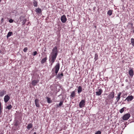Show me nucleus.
Returning <instances> with one entry per match:
<instances>
[{"label": "nucleus", "mask_w": 134, "mask_h": 134, "mask_svg": "<svg viewBox=\"0 0 134 134\" xmlns=\"http://www.w3.org/2000/svg\"><path fill=\"white\" fill-rule=\"evenodd\" d=\"M39 81V80H34L32 81L31 84L32 85L35 86L38 82Z\"/></svg>", "instance_id": "nucleus-11"}, {"label": "nucleus", "mask_w": 134, "mask_h": 134, "mask_svg": "<svg viewBox=\"0 0 134 134\" xmlns=\"http://www.w3.org/2000/svg\"><path fill=\"white\" fill-rule=\"evenodd\" d=\"M35 105L37 107H40V105L39 103V100L38 99H36L35 100Z\"/></svg>", "instance_id": "nucleus-13"}, {"label": "nucleus", "mask_w": 134, "mask_h": 134, "mask_svg": "<svg viewBox=\"0 0 134 134\" xmlns=\"http://www.w3.org/2000/svg\"><path fill=\"white\" fill-rule=\"evenodd\" d=\"M131 41L132 45L134 47V38H131Z\"/></svg>", "instance_id": "nucleus-26"}, {"label": "nucleus", "mask_w": 134, "mask_h": 134, "mask_svg": "<svg viewBox=\"0 0 134 134\" xmlns=\"http://www.w3.org/2000/svg\"><path fill=\"white\" fill-rule=\"evenodd\" d=\"M75 96V91H72L71 95L70 96V97H71L74 98Z\"/></svg>", "instance_id": "nucleus-20"}, {"label": "nucleus", "mask_w": 134, "mask_h": 134, "mask_svg": "<svg viewBox=\"0 0 134 134\" xmlns=\"http://www.w3.org/2000/svg\"><path fill=\"white\" fill-rule=\"evenodd\" d=\"M37 53L36 51L34 52H33V56H35L37 54Z\"/></svg>", "instance_id": "nucleus-33"}, {"label": "nucleus", "mask_w": 134, "mask_h": 134, "mask_svg": "<svg viewBox=\"0 0 134 134\" xmlns=\"http://www.w3.org/2000/svg\"><path fill=\"white\" fill-rule=\"evenodd\" d=\"M63 102L62 101H60V103L59 104V105L58 106V105H57V106L58 107L59 106H60L61 105H62L63 104Z\"/></svg>", "instance_id": "nucleus-30"}, {"label": "nucleus", "mask_w": 134, "mask_h": 134, "mask_svg": "<svg viewBox=\"0 0 134 134\" xmlns=\"http://www.w3.org/2000/svg\"><path fill=\"white\" fill-rule=\"evenodd\" d=\"M63 75L62 72L61 74L59 73L57 76V78L60 79H62V77L63 76Z\"/></svg>", "instance_id": "nucleus-14"}, {"label": "nucleus", "mask_w": 134, "mask_h": 134, "mask_svg": "<svg viewBox=\"0 0 134 134\" xmlns=\"http://www.w3.org/2000/svg\"><path fill=\"white\" fill-rule=\"evenodd\" d=\"M58 51L57 47L55 46L53 49L49 56V61L52 66L58 54Z\"/></svg>", "instance_id": "nucleus-1"}, {"label": "nucleus", "mask_w": 134, "mask_h": 134, "mask_svg": "<svg viewBox=\"0 0 134 134\" xmlns=\"http://www.w3.org/2000/svg\"><path fill=\"white\" fill-rule=\"evenodd\" d=\"M101 132L100 131H98L95 133V134H101Z\"/></svg>", "instance_id": "nucleus-32"}, {"label": "nucleus", "mask_w": 134, "mask_h": 134, "mask_svg": "<svg viewBox=\"0 0 134 134\" xmlns=\"http://www.w3.org/2000/svg\"><path fill=\"white\" fill-rule=\"evenodd\" d=\"M3 18H2V19H1V20L2 21L3 20Z\"/></svg>", "instance_id": "nucleus-37"}, {"label": "nucleus", "mask_w": 134, "mask_h": 134, "mask_svg": "<svg viewBox=\"0 0 134 134\" xmlns=\"http://www.w3.org/2000/svg\"><path fill=\"white\" fill-rule=\"evenodd\" d=\"M47 59V57H46L42 59L41 61V63L42 64L46 62Z\"/></svg>", "instance_id": "nucleus-19"}, {"label": "nucleus", "mask_w": 134, "mask_h": 134, "mask_svg": "<svg viewBox=\"0 0 134 134\" xmlns=\"http://www.w3.org/2000/svg\"><path fill=\"white\" fill-rule=\"evenodd\" d=\"M46 98L47 99V102L48 103H50L52 102V101L51 100L50 98L47 97H46Z\"/></svg>", "instance_id": "nucleus-21"}, {"label": "nucleus", "mask_w": 134, "mask_h": 134, "mask_svg": "<svg viewBox=\"0 0 134 134\" xmlns=\"http://www.w3.org/2000/svg\"><path fill=\"white\" fill-rule=\"evenodd\" d=\"M18 125V124L16 122L15 124V125L17 126Z\"/></svg>", "instance_id": "nucleus-35"}, {"label": "nucleus", "mask_w": 134, "mask_h": 134, "mask_svg": "<svg viewBox=\"0 0 134 134\" xmlns=\"http://www.w3.org/2000/svg\"><path fill=\"white\" fill-rule=\"evenodd\" d=\"M114 92L113 91L109 93L107 97V100H110L113 99L114 97Z\"/></svg>", "instance_id": "nucleus-3"}, {"label": "nucleus", "mask_w": 134, "mask_h": 134, "mask_svg": "<svg viewBox=\"0 0 134 134\" xmlns=\"http://www.w3.org/2000/svg\"><path fill=\"white\" fill-rule=\"evenodd\" d=\"M129 74L130 76L132 77L133 75V70L132 69H130L129 71Z\"/></svg>", "instance_id": "nucleus-17"}, {"label": "nucleus", "mask_w": 134, "mask_h": 134, "mask_svg": "<svg viewBox=\"0 0 134 134\" xmlns=\"http://www.w3.org/2000/svg\"><path fill=\"white\" fill-rule=\"evenodd\" d=\"M12 34V32H8L7 36V38H8Z\"/></svg>", "instance_id": "nucleus-25"}, {"label": "nucleus", "mask_w": 134, "mask_h": 134, "mask_svg": "<svg viewBox=\"0 0 134 134\" xmlns=\"http://www.w3.org/2000/svg\"><path fill=\"white\" fill-rule=\"evenodd\" d=\"M121 93L120 92L119 93L117 97L116 98V100H117V102H118L120 98V96L121 95Z\"/></svg>", "instance_id": "nucleus-15"}, {"label": "nucleus", "mask_w": 134, "mask_h": 134, "mask_svg": "<svg viewBox=\"0 0 134 134\" xmlns=\"http://www.w3.org/2000/svg\"><path fill=\"white\" fill-rule=\"evenodd\" d=\"M9 97L8 95H7L4 97V101L5 103H7L9 100Z\"/></svg>", "instance_id": "nucleus-10"}, {"label": "nucleus", "mask_w": 134, "mask_h": 134, "mask_svg": "<svg viewBox=\"0 0 134 134\" xmlns=\"http://www.w3.org/2000/svg\"><path fill=\"white\" fill-rule=\"evenodd\" d=\"M14 20L12 19H10L9 20V22L10 23H12L13 22Z\"/></svg>", "instance_id": "nucleus-34"}, {"label": "nucleus", "mask_w": 134, "mask_h": 134, "mask_svg": "<svg viewBox=\"0 0 134 134\" xmlns=\"http://www.w3.org/2000/svg\"><path fill=\"white\" fill-rule=\"evenodd\" d=\"M126 109V108L125 107H124L123 108H122L120 110V112L121 113H122L124 111L125 109Z\"/></svg>", "instance_id": "nucleus-27"}, {"label": "nucleus", "mask_w": 134, "mask_h": 134, "mask_svg": "<svg viewBox=\"0 0 134 134\" xmlns=\"http://www.w3.org/2000/svg\"><path fill=\"white\" fill-rule=\"evenodd\" d=\"M5 91L4 90L1 91L0 92V96L1 97H3L5 93Z\"/></svg>", "instance_id": "nucleus-18"}, {"label": "nucleus", "mask_w": 134, "mask_h": 134, "mask_svg": "<svg viewBox=\"0 0 134 134\" xmlns=\"http://www.w3.org/2000/svg\"><path fill=\"white\" fill-rule=\"evenodd\" d=\"M77 90V93L78 94H79L82 91V87L80 86H79Z\"/></svg>", "instance_id": "nucleus-16"}, {"label": "nucleus", "mask_w": 134, "mask_h": 134, "mask_svg": "<svg viewBox=\"0 0 134 134\" xmlns=\"http://www.w3.org/2000/svg\"><path fill=\"white\" fill-rule=\"evenodd\" d=\"M54 69H53L52 70H53Z\"/></svg>", "instance_id": "nucleus-38"}, {"label": "nucleus", "mask_w": 134, "mask_h": 134, "mask_svg": "<svg viewBox=\"0 0 134 134\" xmlns=\"http://www.w3.org/2000/svg\"><path fill=\"white\" fill-rule=\"evenodd\" d=\"M35 12L37 14H40L41 13L42 10L41 9L38 8L36 9Z\"/></svg>", "instance_id": "nucleus-12"}, {"label": "nucleus", "mask_w": 134, "mask_h": 134, "mask_svg": "<svg viewBox=\"0 0 134 134\" xmlns=\"http://www.w3.org/2000/svg\"><path fill=\"white\" fill-rule=\"evenodd\" d=\"M103 92L102 90L101 89H99L98 90V91H97L96 92V95L97 96H99L100 95L102 94V93Z\"/></svg>", "instance_id": "nucleus-9"}, {"label": "nucleus", "mask_w": 134, "mask_h": 134, "mask_svg": "<svg viewBox=\"0 0 134 134\" xmlns=\"http://www.w3.org/2000/svg\"><path fill=\"white\" fill-rule=\"evenodd\" d=\"M112 13V10H108L107 12V14L109 15L110 16L111 15Z\"/></svg>", "instance_id": "nucleus-24"}, {"label": "nucleus", "mask_w": 134, "mask_h": 134, "mask_svg": "<svg viewBox=\"0 0 134 134\" xmlns=\"http://www.w3.org/2000/svg\"><path fill=\"white\" fill-rule=\"evenodd\" d=\"M33 5L35 7H37V2L36 1L34 0L33 2Z\"/></svg>", "instance_id": "nucleus-23"}, {"label": "nucleus", "mask_w": 134, "mask_h": 134, "mask_svg": "<svg viewBox=\"0 0 134 134\" xmlns=\"http://www.w3.org/2000/svg\"><path fill=\"white\" fill-rule=\"evenodd\" d=\"M32 125L31 124H29L27 127V128L28 130H30V128H32Z\"/></svg>", "instance_id": "nucleus-22"}, {"label": "nucleus", "mask_w": 134, "mask_h": 134, "mask_svg": "<svg viewBox=\"0 0 134 134\" xmlns=\"http://www.w3.org/2000/svg\"><path fill=\"white\" fill-rule=\"evenodd\" d=\"M58 51L57 47L55 46L53 49L49 56V61L52 66L58 54Z\"/></svg>", "instance_id": "nucleus-2"}, {"label": "nucleus", "mask_w": 134, "mask_h": 134, "mask_svg": "<svg viewBox=\"0 0 134 134\" xmlns=\"http://www.w3.org/2000/svg\"><path fill=\"white\" fill-rule=\"evenodd\" d=\"M85 100H82L80 102L79 104V106L80 108H82L85 105Z\"/></svg>", "instance_id": "nucleus-6"}, {"label": "nucleus", "mask_w": 134, "mask_h": 134, "mask_svg": "<svg viewBox=\"0 0 134 134\" xmlns=\"http://www.w3.org/2000/svg\"><path fill=\"white\" fill-rule=\"evenodd\" d=\"M133 99V96L131 95L128 96L125 99V100H127V101H130L132 100Z\"/></svg>", "instance_id": "nucleus-8"}, {"label": "nucleus", "mask_w": 134, "mask_h": 134, "mask_svg": "<svg viewBox=\"0 0 134 134\" xmlns=\"http://www.w3.org/2000/svg\"><path fill=\"white\" fill-rule=\"evenodd\" d=\"M27 49H28V48H27V47H26L25 48H24V49H23V51H24V52H27Z\"/></svg>", "instance_id": "nucleus-31"}, {"label": "nucleus", "mask_w": 134, "mask_h": 134, "mask_svg": "<svg viewBox=\"0 0 134 134\" xmlns=\"http://www.w3.org/2000/svg\"><path fill=\"white\" fill-rule=\"evenodd\" d=\"M98 59V55L97 54H96L95 55L94 59L95 61H96Z\"/></svg>", "instance_id": "nucleus-29"}, {"label": "nucleus", "mask_w": 134, "mask_h": 134, "mask_svg": "<svg viewBox=\"0 0 134 134\" xmlns=\"http://www.w3.org/2000/svg\"><path fill=\"white\" fill-rule=\"evenodd\" d=\"M130 117V114L129 113H127L125 114L122 117V119L124 120H127Z\"/></svg>", "instance_id": "nucleus-5"}, {"label": "nucleus", "mask_w": 134, "mask_h": 134, "mask_svg": "<svg viewBox=\"0 0 134 134\" xmlns=\"http://www.w3.org/2000/svg\"><path fill=\"white\" fill-rule=\"evenodd\" d=\"M59 68L60 64L59 63H57L54 68V69H55V73L56 74H57Z\"/></svg>", "instance_id": "nucleus-4"}, {"label": "nucleus", "mask_w": 134, "mask_h": 134, "mask_svg": "<svg viewBox=\"0 0 134 134\" xmlns=\"http://www.w3.org/2000/svg\"><path fill=\"white\" fill-rule=\"evenodd\" d=\"M60 19L62 22L63 23H65L67 20L66 16L65 15H63L61 16Z\"/></svg>", "instance_id": "nucleus-7"}, {"label": "nucleus", "mask_w": 134, "mask_h": 134, "mask_svg": "<svg viewBox=\"0 0 134 134\" xmlns=\"http://www.w3.org/2000/svg\"><path fill=\"white\" fill-rule=\"evenodd\" d=\"M34 134H36V132H34Z\"/></svg>", "instance_id": "nucleus-36"}, {"label": "nucleus", "mask_w": 134, "mask_h": 134, "mask_svg": "<svg viewBox=\"0 0 134 134\" xmlns=\"http://www.w3.org/2000/svg\"><path fill=\"white\" fill-rule=\"evenodd\" d=\"M12 108V106L11 105L8 106L6 107V109H7L9 110L10 109Z\"/></svg>", "instance_id": "nucleus-28"}]
</instances>
